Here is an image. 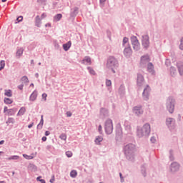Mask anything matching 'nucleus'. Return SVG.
<instances>
[{"label":"nucleus","mask_w":183,"mask_h":183,"mask_svg":"<svg viewBox=\"0 0 183 183\" xmlns=\"http://www.w3.org/2000/svg\"><path fill=\"white\" fill-rule=\"evenodd\" d=\"M150 141H151V142H152V144H154V142L156 141L155 137H151Z\"/></svg>","instance_id":"56"},{"label":"nucleus","mask_w":183,"mask_h":183,"mask_svg":"<svg viewBox=\"0 0 183 183\" xmlns=\"http://www.w3.org/2000/svg\"><path fill=\"white\" fill-rule=\"evenodd\" d=\"M166 108L169 114H174L175 110V99L172 97H169L166 101Z\"/></svg>","instance_id":"4"},{"label":"nucleus","mask_w":183,"mask_h":183,"mask_svg":"<svg viewBox=\"0 0 183 183\" xmlns=\"http://www.w3.org/2000/svg\"><path fill=\"white\" fill-rule=\"evenodd\" d=\"M54 47H55V49H59V48H60L59 44H55Z\"/></svg>","instance_id":"59"},{"label":"nucleus","mask_w":183,"mask_h":183,"mask_svg":"<svg viewBox=\"0 0 183 183\" xmlns=\"http://www.w3.org/2000/svg\"><path fill=\"white\" fill-rule=\"evenodd\" d=\"M41 24H42V22L41 21V18L39 17V16H36L35 21L36 26H37L38 28H41Z\"/></svg>","instance_id":"23"},{"label":"nucleus","mask_w":183,"mask_h":183,"mask_svg":"<svg viewBox=\"0 0 183 183\" xmlns=\"http://www.w3.org/2000/svg\"><path fill=\"white\" fill-rule=\"evenodd\" d=\"M133 49L134 51H139V49H141V47L139 46V43L137 44H133Z\"/></svg>","instance_id":"37"},{"label":"nucleus","mask_w":183,"mask_h":183,"mask_svg":"<svg viewBox=\"0 0 183 183\" xmlns=\"http://www.w3.org/2000/svg\"><path fill=\"white\" fill-rule=\"evenodd\" d=\"M112 85V81L109 79H106V86H111Z\"/></svg>","instance_id":"41"},{"label":"nucleus","mask_w":183,"mask_h":183,"mask_svg":"<svg viewBox=\"0 0 183 183\" xmlns=\"http://www.w3.org/2000/svg\"><path fill=\"white\" fill-rule=\"evenodd\" d=\"M43 126H44V125L39 124L37 125V129H42V127H43Z\"/></svg>","instance_id":"57"},{"label":"nucleus","mask_w":183,"mask_h":183,"mask_svg":"<svg viewBox=\"0 0 183 183\" xmlns=\"http://www.w3.org/2000/svg\"><path fill=\"white\" fill-rule=\"evenodd\" d=\"M45 135H46V137H48L49 135H51V132H49V131H46V132H45Z\"/></svg>","instance_id":"61"},{"label":"nucleus","mask_w":183,"mask_h":183,"mask_svg":"<svg viewBox=\"0 0 183 183\" xmlns=\"http://www.w3.org/2000/svg\"><path fill=\"white\" fill-rule=\"evenodd\" d=\"M79 12V8L78 7H74L73 9H70V18L69 19H75V17L76 16V15H78Z\"/></svg>","instance_id":"12"},{"label":"nucleus","mask_w":183,"mask_h":183,"mask_svg":"<svg viewBox=\"0 0 183 183\" xmlns=\"http://www.w3.org/2000/svg\"><path fill=\"white\" fill-rule=\"evenodd\" d=\"M132 44V45H137V44H139V41H138V39L137 36H133L131 37Z\"/></svg>","instance_id":"25"},{"label":"nucleus","mask_w":183,"mask_h":183,"mask_svg":"<svg viewBox=\"0 0 183 183\" xmlns=\"http://www.w3.org/2000/svg\"><path fill=\"white\" fill-rule=\"evenodd\" d=\"M66 155L68 158H71L72 157V153L69 151L66 152Z\"/></svg>","instance_id":"44"},{"label":"nucleus","mask_w":183,"mask_h":183,"mask_svg":"<svg viewBox=\"0 0 183 183\" xmlns=\"http://www.w3.org/2000/svg\"><path fill=\"white\" fill-rule=\"evenodd\" d=\"M104 139V138H102V136H99L97 137H96L95 139V143L97 144V145H99V143L100 142H102V140Z\"/></svg>","instance_id":"30"},{"label":"nucleus","mask_w":183,"mask_h":183,"mask_svg":"<svg viewBox=\"0 0 183 183\" xmlns=\"http://www.w3.org/2000/svg\"><path fill=\"white\" fill-rule=\"evenodd\" d=\"M5 68V61L1 60L0 61V71H2Z\"/></svg>","instance_id":"38"},{"label":"nucleus","mask_w":183,"mask_h":183,"mask_svg":"<svg viewBox=\"0 0 183 183\" xmlns=\"http://www.w3.org/2000/svg\"><path fill=\"white\" fill-rule=\"evenodd\" d=\"M25 112H26V109H25V107H21L19 109L17 115L22 116V115H24V114H25Z\"/></svg>","instance_id":"29"},{"label":"nucleus","mask_w":183,"mask_h":183,"mask_svg":"<svg viewBox=\"0 0 183 183\" xmlns=\"http://www.w3.org/2000/svg\"><path fill=\"white\" fill-rule=\"evenodd\" d=\"M99 117L102 119H105V118H108V117H109V112L107 109L101 108Z\"/></svg>","instance_id":"11"},{"label":"nucleus","mask_w":183,"mask_h":183,"mask_svg":"<svg viewBox=\"0 0 183 183\" xmlns=\"http://www.w3.org/2000/svg\"><path fill=\"white\" fill-rule=\"evenodd\" d=\"M81 64L84 65H91L92 64L91 57H89V56H86L81 61Z\"/></svg>","instance_id":"16"},{"label":"nucleus","mask_w":183,"mask_h":183,"mask_svg":"<svg viewBox=\"0 0 183 183\" xmlns=\"http://www.w3.org/2000/svg\"><path fill=\"white\" fill-rule=\"evenodd\" d=\"M137 137L142 138V137H148L151 134V125L146 123L140 129H137Z\"/></svg>","instance_id":"3"},{"label":"nucleus","mask_w":183,"mask_h":183,"mask_svg":"<svg viewBox=\"0 0 183 183\" xmlns=\"http://www.w3.org/2000/svg\"><path fill=\"white\" fill-rule=\"evenodd\" d=\"M87 69L89 72L91 74V75H95V71H94V69H92V67L88 66Z\"/></svg>","instance_id":"40"},{"label":"nucleus","mask_w":183,"mask_h":183,"mask_svg":"<svg viewBox=\"0 0 183 183\" xmlns=\"http://www.w3.org/2000/svg\"><path fill=\"white\" fill-rule=\"evenodd\" d=\"M4 104H12V102H14V101L12 99H11L9 98H6V97L4 98Z\"/></svg>","instance_id":"34"},{"label":"nucleus","mask_w":183,"mask_h":183,"mask_svg":"<svg viewBox=\"0 0 183 183\" xmlns=\"http://www.w3.org/2000/svg\"><path fill=\"white\" fill-rule=\"evenodd\" d=\"M141 172L143 175V177H147V169H145V167L142 166Z\"/></svg>","instance_id":"36"},{"label":"nucleus","mask_w":183,"mask_h":183,"mask_svg":"<svg viewBox=\"0 0 183 183\" xmlns=\"http://www.w3.org/2000/svg\"><path fill=\"white\" fill-rule=\"evenodd\" d=\"M119 66V63H118V60L114 56H109L107 59V67L115 74L117 71L115 69Z\"/></svg>","instance_id":"2"},{"label":"nucleus","mask_w":183,"mask_h":183,"mask_svg":"<svg viewBox=\"0 0 183 183\" xmlns=\"http://www.w3.org/2000/svg\"><path fill=\"white\" fill-rule=\"evenodd\" d=\"M41 140L43 141V142H45V141H46V137H43Z\"/></svg>","instance_id":"64"},{"label":"nucleus","mask_w":183,"mask_h":183,"mask_svg":"<svg viewBox=\"0 0 183 183\" xmlns=\"http://www.w3.org/2000/svg\"><path fill=\"white\" fill-rule=\"evenodd\" d=\"M104 129L107 135H111V134L114 131V124L112 123V119H108L107 120H106L104 123Z\"/></svg>","instance_id":"5"},{"label":"nucleus","mask_w":183,"mask_h":183,"mask_svg":"<svg viewBox=\"0 0 183 183\" xmlns=\"http://www.w3.org/2000/svg\"><path fill=\"white\" fill-rule=\"evenodd\" d=\"M66 117H72V113L71 112H66Z\"/></svg>","instance_id":"51"},{"label":"nucleus","mask_w":183,"mask_h":183,"mask_svg":"<svg viewBox=\"0 0 183 183\" xmlns=\"http://www.w3.org/2000/svg\"><path fill=\"white\" fill-rule=\"evenodd\" d=\"M14 122L15 120L14 119V118H9L7 122H9V124H14Z\"/></svg>","instance_id":"45"},{"label":"nucleus","mask_w":183,"mask_h":183,"mask_svg":"<svg viewBox=\"0 0 183 183\" xmlns=\"http://www.w3.org/2000/svg\"><path fill=\"white\" fill-rule=\"evenodd\" d=\"M177 68H178L179 75L182 76L183 75V62H181V61L178 62Z\"/></svg>","instance_id":"19"},{"label":"nucleus","mask_w":183,"mask_h":183,"mask_svg":"<svg viewBox=\"0 0 183 183\" xmlns=\"http://www.w3.org/2000/svg\"><path fill=\"white\" fill-rule=\"evenodd\" d=\"M105 2H107V0H99L101 6H104V5H105Z\"/></svg>","instance_id":"47"},{"label":"nucleus","mask_w":183,"mask_h":183,"mask_svg":"<svg viewBox=\"0 0 183 183\" xmlns=\"http://www.w3.org/2000/svg\"><path fill=\"white\" fill-rule=\"evenodd\" d=\"M119 177H120V179H121V182H124V177H122V173H119Z\"/></svg>","instance_id":"53"},{"label":"nucleus","mask_w":183,"mask_h":183,"mask_svg":"<svg viewBox=\"0 0 183 183\" xmlns=\"http://www.w3.org/2000/svg\"><path fill=\"white\" fill-rule=\"evenodd\" d=\"M24 158H26V159H32V158H34V157L32 156H29L27 154H23Z\"/></svg>","instance_id":"43"},{"label":"nucleus","mask_w":183,"mask_h":183,"mask_svg":"<svg viewBox=\"0 0 183 183\" xmlns=\"http://www.w3.org/2000/svg\"><path fill=\"white\" fill-rule=\"evenodd\" d=\"M147 71L148 72H149V74H152V75H154V74L155 73V70H154V64H152V63H148Z\"/></svg>","instance_id":"17"},{"label":"nucleus","mask_w":183,"mask_h":183,"mask_svg":"<svg viewBox=\"0 0 183 183\" xmlns=\"http://www.w3.org/2000/svg\"><path fill=\"white\" fill-rule=\"evenodd\" d=\"M22 54H24V48L18 49L16 53V58H21V56H22Z\"/></svg>","instance_id":"20"},{"label":"nucleus","mask_w":183,"mask_h":183,"mask_svg":"<svg viewBox=\"0 0 183 183\" xmlns=\"http://www.w3.org/2000/svg\"><path fill=\"white\" fill-rule=\"evenodd\" d=\"M166 125L169 131H174L177 127L175 119L172 117H167L166 119Z\"/></svg>","instance_id":"6"},{"label":"nucleus","mask_w":183,"mask_h":183,"mask_svg":"<svg viewBox=\"0 0 183 183\" xmlns=\"http://www.w3.org/2000/svg\"><path fill=\"white\" fill-rule=\"evenodd\" d=\"M170 75H172V76H175L177 75V69H175V67H170Z\"/></svg>","instance_id":"27"},{"label":"nucleus","mask_w":183,"mask_h":183,"mask_svg":"<svg viewBox=\"0 0 183 183\" xmlns=\"http://www.w3.org/2000/svg\"><path fill=\"white\" fill-rule=\"evenodd\" d=\"M19 89H20L21 91H22V89H24V84H20L18 86Z\"/></svg>","instance_id":"54"},{"label":"nucleus","mask_w":183,"mask_h":183,"mask_svg":"<svg viewBox=\"0 0 183 183\" xmlns=\"http://www.w3.org/2000/svg\"><path fill=\"white\" fill-rule=\"evenodd\" d=\"M98 129H99V132L101 134L102 132V126L99 125Z\"/></svg>","instance_id":"60"},{"label":"nucleus","mask_w":183,"mask_h":183,"mask_svg":"<svg viewBox=\"0 0 183 183\" xmlns=\"http://www.w3.org/2000/svg\"><path fill=\"white\" fill-rule=\"evenodd\" d=\"M36 98H38V92L35 90L30 95L29 101H32V102H34V101H36Z\"/></svg>","instance_id":"18"},{"label":"nucleus","mask_w":183,"mask_h":183,"mask_svg":"<svg viewBox=\"0 0 183 183\" xmlns=\"http://www.w3.org/2000/svg\"><path fill=\"white\" fill-rule=\"evenodd\" d=\"M21 81L24 83V84H27V82H29V80L28 79V76H24L21 77Z\"/></svg>","instance_id":"39"},{"label":"nucleus","mask_w":183,"mask_h":183,"mask_svg":"<svg viewBox=\"0 0 183 183\" xmlns=\"http://www.w3.org/2000/svg\"><path fill=\"white\" fill-rule=\"evenodd\" d=\"M76 175H78V173L76 172V170H72L70 172V177H71V178H76Z\"/></svg>","instance_id":"35"},{"label":"nucleus","mask_w":183,"mask_h":183,"mask_svg":"<svg viewBox=\"0 0 183 183\" xmlns=\"http://www.w3.org/2000/svg\"><path fill=\"white\" fill-rule=\"evenodd\" d=\"M4 95L6 97H12V90H11V89L5 90Z\"/></svg>","instance_id":"33"},{"label":"nucleus","mask_w":183,"mask_h":183,"mask_svg":"<svg viewBox=\"0 0 183 183\" xmlns=\"http://www.w3.org/2000/svg\"><path fill=\"white\" fill-rule=\"evenodd\" d=\"M128 37H124L123 39V46L125 45V44H127L128 42Z\"/></svg>","instance_id":"46"},{"label":"nucleus","mask_w":183,"mask_h":183,"mask_svg":"<svg viewBox=\"0 0 183 183\" xmlns=\"http://www.w3.org/2000/svg\"><path fill=\"white\" fill-rule=\"evenodd\" d=\"M119 93L121 95H124L125 94V86L124 85H121L119 88Z\"/></svg>","instance_id":"28"},{"label":"nucleus","mask_w":183,"mask_h":183,"mask_svg":"<svg viewBox=\"0 0 183 183\" xmlns=\"http://www.w3.org/2000/svg\"><path fill=\"white\" fill-rule=\"evenodd\" d=\"M24 19V17L22 16H20L17 18V21H19V22H21L22 21V19Z\"/></svg>","instance_id":"55"},{"label":"nucleus","mask_w":183,"mask_h":183,"mask_svg":"<svg viewBox=\"0 0 183 183\" xmlns=\"http://www.w3.org/2000/svg\"><path fill=\"white\" fill-rule=\"evenodd\" d=\"M9 161L13 160V161H16L19 159V156L18 155H14V156H11L10 157L7 158Z\"/></svg>","instance_id":"32"},{"label":"nucleus","mask_w":183,"mask_h":183,"mask_svg":"<svg viewBox=\"0 0 183 183\" xmlns=\"http://www.w3.org/2000/svg\"><path fill=\"white\" fill-rule=\"evenodd\" d=\"M17 111H18V109H16V108L10 109H9V112L7 114H8V115L12 116L14 114H16Z\"/></svg>","instance_id":"26"},{"label":"nucleus","mask_w":183,"mask_h":183,"mask_svg":"<svg viewBox=\"0 0 183 183\" xmlns=\"http://www.w3.org/2000/svg\"><path fill=\"white\" fill-rule=\"evenodd\" d=\"M149 61H151V59H149V56L146 55V56H142L141 57V60H140V65L142 68L147 66V65H148V64H149Z\"/></svg>","instance_id":"9"},{"label":"nucleus","mask_w":183,"mask_h":183,"mask_svg":"<svg viewBox=\"0 0 183 183\" xmlns=\"http://www.w3.org/2000/svg\"><path fill=\"white\" fill-rule=\"evenodd\" d=\"M171 172H177L179 171V164L177 162H174L170 165Z\"/></svg>","instance_id":"15"},{"label":"nucleus","mask_w":183,"mask_h":183,"mask_svg":"<svg viewBox=\"0 0 183 183\" xmlns=\"http://www.w3.org/2000/svg\"><path fill=\"white\" fill-rule=\"evenodd\" d=\"M133 114H135L137 117L142 115L144 114V110H142V106L139 105L133 108Z\"/></svg>","instance_id":"13"},{"label":"nucleus","mask_w":183,"mask_h":183,"mask_svg":"<svg viewBox=\"0 0 183 183\" xmlns=\"http://www.w3.org/2000/svg\"><path fill=\"white\" fill-rule=\"evenodd\" d=\"M151 93V87L149 85H147L144 89L142 97L144 101H148L149 99V94Z\"/></svg>","instance_id":"7"},{"label":"nucleus","mask_w":183,"mask_h":183,"mask_svg":"<svg viewBox=\"0 0 183 183\" xmlns=\"http://www.w3.org/2000/svg\"><path fill=\"white\" fill-rule=\"evenodd\" d=\"M124 55L126 58H129L131 55H132V49L131 48V45L128 44L127 47L124 49Z\"/></svg>","instance_id":"14"},{"label":"nucleus","mask_w":183,"mask_h":183,"mask_svg":"<svg viewBox=\"0 0 183 183\" xmlns=\"http://www.w3.org/2000/svg\"><path fill=\"white\" fill-rule=\"evenodd\" d=\"M135 144L129 143L124 146V152L127 161H131L132 162L135 159Z\"/></svg>","instance_id":"1"},{"label":"nucleus","mask_w":183,"mask_h":183,"mask_svg":"<svg viewBox=\"0 0 183 183\" xmlns=\"http://www.w3.org/2000/svg\"><path fill=\"white\" fill-rule=\"evenodd\" d=\"M179 49L183 51V39H181V44L179 45Z\"/></svg>","instance_id":"48"},{"label":"nucleus","mask_w":183,"mask_h":183,"mask_svg":"<svg viewBox=\"0 0 183 183\" xmlns=\"http://www.w3.org/2000/svg\"><path fill=\"white\" fill-rule=\"evenodd\" d=\"M142 44L146 49L149 47V36L148 34L142 36Z\"/></svg>","instance_id":"10"},{"label":"nucleus","mask_w":183,"mask_h":183,"mask_svg":"<svg viewBox=\"0 0 183 183\" xmlns=\"http://www.w3.org/2000/svg\"><path fill=\"white\" fill-rule=\"evenodd\" d=\"M170 161H174L175 159V157H174V150L170 149L169 150V156Z\"/></svg>","instance_id":"31"},{"label":"nucleus","mask_w":183,"mask_h":183,"mask_svg":"<svg viewBox=\"0 0 183 183\" xmlns=\"http://www.w3.org/2000/svg\"><path fill=\"white\" fill-rule=\"evenodd\" d=\"M55 182V176H53L52 178L50 179L51 183H54Z\"/></svg>","instance_id":"58"},{"label":"nucleus","mask_w":183,"mask_h":183,"mask_svg":"<svg viewBox=\"0 0 183 183\" xmlns=\"http://www.w3.org/2000/svg\"><path fill=\"white\" fill-rule=\"evenodd\" d=\"M137 84L139 88L145 86V79L141 74H137Z\"/></svg>","instance_id":"8"},{"label":"nucleus","mask_w":183,"mask_h":183,"mask_svg":"<svg viewBox=\"0 0 183 183\" xmlns=\"http://www.w3.org/2000/svg\"><path fill=\"white\" fill-rule=\"evenodd\" d=\"M62 19V14H57L54 16V22H58Z\"/></svg>","instance_id":"24"},{"label":"nucleus","mask_w":183,"mask_h":183,"mask_svg":"<svg viewBox=\"0 0 183 183\" xmlns=\"http://www.w3.org/2000/svg\"><path fill=\"white\" fill-rule=\"evenodd\" d=\"M124 128L129 134H131V124L128 122H124Z\"/></svg>","instance_id":"22"},{"label":"nucleus","mask_w":183,"mask_h":183,"mask_svg":"<svg viewBox=\"0 0 183 183\" xmlns=\"http://www.w3.org/2000/svg\"><path fill=\"white\" fill-rule=\"evenodd\" d=\"M9 109H8V107H4V112H9Z\"/></svg>","instance_id":"62"},{"label":"nucleus","mask_w":183,"mask_h":183,"mask_svg":"<svg viewBox=\"0 0 183 183\" xmlns=\"http://www.w3.org/2000/svg\"><path fill=\"white\" fill-rule=\"evenodd\" d=\"M71 45H72V43L71 42V41H69L67 43L63 44V49L65 51H69V48H71Z\"/></svg>","instance_id":"21"},{"label":"nucleus","mask_w":183,"mask_h":183,"mask_svg":"<svg viewBox=\"0 0 183 183\" xmlns=\"http://www.w3.org/2000/svg\"><path fill=\"white\" fill-rule=\"evenodd\" d=\"M60 139H61L63 141H66V134H61L59 137Z\"/></svg>","instance_id":"42"},{"label":"nucleus","mask_w":183,"mask_h":183,"mask_svg":"<svg viewBox=\"0 0 183 183\" xmlns=\"http://www.w3.org/2000/svg\"><path fill=\"white\" fill-rule=\"evenodd\" d=\"M46 97H48V95L46 93H44L42 94V98L43 99H44V101H46Z\"/></svg>","instance_id":"50"},{"label":"nucleus","mask_w":183,"mask_h":183,"mask_svg":"<svg viewBox=\"0 0 183 183\" xmlns=\"http://www.w3.org/2000/svg\"><path fill=\"white\" fill-rule=\"evenodd\" d=\"M38 4H44L46 2V0H37Z\"/></svg>","instance_id":"52"},{"label":"nucleus","mask_w":183,"mask_h":183,"mask_svg":"<svg viewBox=\"0 0 183 183\" xmlns=\"http://www.w3.org/2000/svg\"><path fill=\"white\" fill-rule=\"evenodd\" d=\"M41 120H40V123H39V124H40L41 125H44V115H41Z\"/></svg>","instance_id":"49"},{"label":"nucleus","mask_w":183,"mask_h":183,"mask_svg":"<svg viewBox=\"0 0 183 183\" xmlns=\"http://www.w3.org/2000/svg\"><path fill=\"white\" fill-rule=\"evenodd\" d=\"M32 127H34V122L28 125V128L31 129Z\"/></svg>","instance_id":"63"}]
</instances>
